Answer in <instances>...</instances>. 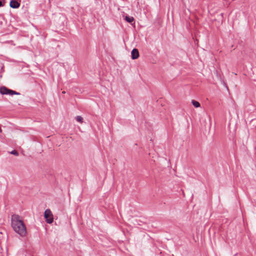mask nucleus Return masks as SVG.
<instances>
[{
  "label": "nucleus",
  "mask_w": 256,
  "mask_h": 256,
  "mask_svg": "<svg viewBox=\"0 0 256 256\" xmlns=\"http://www.w3.org/2000/svg\"><path fill=\"white\" fill-rule=\"evenodd\" d=\"M12 226L14 231L20 236L24 237L26 236L27 232L26 226L18 216H16L14 218L12 219Z\"/></svg>",
  "instance_id": "1"
},
{
  "label": "nucleus",
  "mask_w": 256,
  "mask_h": 256,
  "mask_svg": "<svg viewBox=\"0 0 256 256\" xmlns=\"http://www.w3.org/2000/svg\"><path fill=\"white\" fill-rule=\"evenodd\" d=\"M44 217L48 224H52L54 221L53 215L50 209H46L44 211Z\"/></svg>",
  "instance_id": "2"
},
{
  "label": "nucleus",
  "mask_w": 256,
  "mask_h": 256,
  "mask_svg": "<svg viewBox=\"0 0 256 256\" xmlns=\"http://www.w3.org/2000/svg\"><path fill=\"white\" fill-rule=\"evenodd\" d=\"M132 58V60L136 59L139 56V52L136 48H134L131 52Z\"/></svg>",
  "instance_id": "3"
},
{
  "label": "nucleus",
  "mask_w": 256,
  "mask_h": 256,
  "mask_svg": "<svg viewBox=\"0 0 256 256\" xmlns=\"http://www.w3.org/2000/svg\"><path fill=\"white\" fill-rule=\"evenodd\" d=\"M10 6L12 8H17L20 6V4L16 0H11L10 3Z\"/></svg>",
  "instance_id": "4"
},
{
  "label": "nucleus",
  "mask_w": 256,
  "mask_h": 256,
  "mask_svg": "<svg viewBox=\"0 0 256 256\" xmlns=\"http://www.w3.org/2000/svg\"><path fill=\"white\" fill-rule=\"evenodd\" d=\"M8 88L5 86H2L0 88V92L2 94H6Z\"/></svg>",
  "instance_id": "5"
},
{
  "label": "nucleus",
  "mask_w": 256,
  "mask_h": 256,
  "mask_svg": "<svg viewBox=\"0 0 256 256\" xmlns=\"http://www.w3.org/2000/svg\"><path fill=\"white\" fill-rule=\"evenodd\" d=\"M6 94H9V95H11V96L14 95V94L20 95V93L8 88V92H7Z\"/></svg>",
  "instance_id": "6"
},
{
  "label": "nucleus",
  "mask_w": 256,
  "mask_h": 256,
  "mask_svg": "<svg viewBox=\"0 0 256 256\" xmlns=\"http://www.w3.org/2000/svg\"><path fill=\"white\" fill-rule=\"evenodd\" d=\"M125 20L127 22L130 23L131 24L132 22H134V18L132 16H126Z\"/></svg>",
  "instance_id": "7"
},
{
  "label": "nucleus",
  "mask_w": 256,
  "mask_h": 256,
  "mask_svg": "<svg viewBox=\"0 0 256 256\" xmlns=\"http://www.w3.org/2000/svg\"><path fill=\"white\" fill-rule=\"evenodd\" d=\"M192 104L193 106L196 108H199L200 106V104L198 102L194 100H192Z\"/></svg>",
  "instance_id": "8"
},
{
  "label": "nucleus",
  "mask_w": 256,
  "mask_h": 256,
  "mask_svg": "<svg viewBox=\"0 0 256 256\" xmlns=\"http://www.w3.org/2000/svg\"><path fill=\"white\" fill-rule=\"evenodd\" d=\"M76 120L77 122H80V123H82L83 122V118L80 116H78L76 117Z\"/></svg>",
  "instance_id": "9"
},
{
  "label": "nucleus",
  "mask_w": 256,
  "mask_h": 256,
  "mask_svg": "<svg viewBox=\"0 0 256 256\" xmlns=\"http://www.w3.org/2000/svg\"><path fill=\"white\" fill-rule=\"evenodd\" d=\"M10 154L16 156H18V152L16 150H12L10 152Z\"/></svg>",
  "instance_id": "10"
},
{
  "label": "nucleus",
  "mask_w": 256,
  "mask_h": 256,
  "mask_svg": "<svg viewBox=\"0 0 256 256\" xmlns=\"http://www.w3.org/2000/svg\"><path fill=\"white\" fill-rule=\"evenodd\" d=\"M4 6V4L2 3V2L0 0V7H2V6Z\"/></svg>",
  "instance_id": "11"
}]
</instances>
